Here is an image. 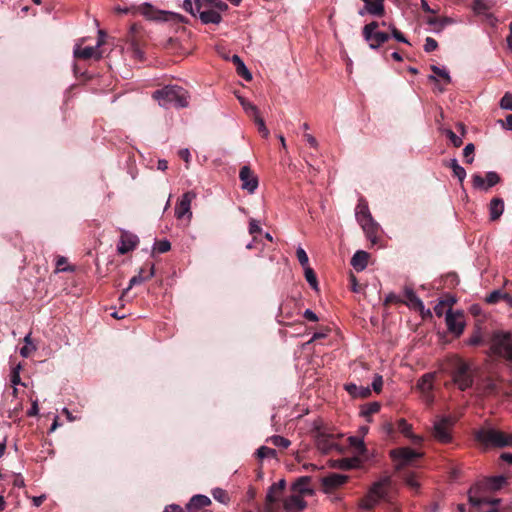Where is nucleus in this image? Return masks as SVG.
<instances>
[{
	"mask_svg": "<svg viewBox=\"0 0 512 512\" xmlns=\"http://www.w3.org/2000/svg\"><path fill=\"white\" fill-rule=\"evenodd\" d=\"M405 483L412 489H418L420 487L419 482L416 480L415 476L410 474L405 477Z\"/></svg>",
	"mask_w": 512,
	"mask_h": 512,
	"instance_id": "bf43d9fd",
	"label": "nucleus"
},
{
	"mask_svg": "<svg viewBox=\"0 0 512 512\" xmlns=\"http://www.w3.org/2000/svg\"><path fill=\"white\" fill-rule=\"evenodd\" d=\"M500 180L501 178L496 172L490 171L486 173L485 178L480 174H474L472 176V185L475 189L488 190L498 184Z\"/></svg>",
	"mask_w": 512,
	"mask_h": 512,
	"instance_id": "f8f14e48",
	"label": "nucleus"
},
{
	"mask_svg": "<svg viewBox=\"0 0 512 512\" xmlns=\"http://www.w3.org/2000/svg\"><path fill=\"white\" fill-rule=\"evenodd\" d=\"M152 97L163 107L184 108L188 106V92L181 86H164L154 91Z\"/></svg>",
	"mask_w": 512,
	"mask_h": 512,
	"instance_id": "7ed1b4c3",
	"label": "nucleus"
},
{
	"mask_svg": "<svg viewBox=\"0 0 512 512\" xmlns=\"http://www.w3.org/2000/svg\"><path fill=\"white\" fill-rule=\"evenodd\" d=\"M474 151H475V146L472 143L467 144L463 150V156L465 158V161L469 164L472 163L474 160V156H473Z\"/></svg>",
	"mask_w": 512,
	"mask_h": 512,
	"instance_id": "a18cd8bd",
	"label": "nucleus"
},
{
	"mask_svg": "<svg viewBox=\"0 0 512 512\" xmlns=\"http://www.w3.org/2000/svg\"><path fill=\"white\" fill-rule=\"evenodd\" d=\"M471 7L477 15H484L488 19L493 18L492 14L488 11L491 9V4L487 0H472Z\"/></svg>",
	"mask_w": 512,
	"mask_h": 512,
	"instance_id": "c85d7f7f",
	"label": "nucleus"
},
{
	"mask_svg": "<svg viewBox=\"0 0 512 512\" xmlns=\"http://www.w3.org/2000/svg\"><path fill=\"white\" fill-rule=\"evenodd\" d=\"M380 408H381L380 403L371 402L365 406V408L362 410L361 413L364 417L368 418L371 415L378 413Z\"/></svg>",
	"mask_w": 512,
	"mask_h": 512,
	"instance_id": "4c0bfd02",
	"label": "nucleus"
},
{
	"mask_svg": "<svg viewBox=\"0 0 512 512\" xmlns=\"http://www.w3.org/2000/svg\"><path fill=\"white\" fill-rule=\"evenodd\" d=\"M309 482H310V477H308V476L300 477L292 485L293 492H295L296 494H301V495H310L312 493V490L307 487Z\"/></svg>",
	"mask_w": 512,
	"mask_h": 512,
	"instance_id": "7c9ffc66",
	"label": "nucleus"
},
{
	"mask_svg": "<svg viewBox=\"0 0 512 512\" xmlns=\"http://www.w3.org/2000/svg\"><path fill=\"white\" fill-rule=\"evenodd\" d=\"M421 456L420 453L409 447L395 448L390 451V457L395 462V469L400 471Z\"/></svg>",
	"mask_w": 512,
	"mask_h": 512,
	"instance_id": "1a4fd4ad",
	"label": "nucleus"
},
{
	"mask_svg": "<svg viewBox=\"0 0 512 512\" xmlns=\"http://www.w3.org/2000/svg\"><path fill=\"white\" fill-rule=\"evenodd\" d=\"M368 258L369 254L367 252L359 250L353 255L351 265L356 271H362L367 267Z\"/></svg>",
	"mask_w": 512,
	"mask_h": 512,
	"instance_id": "a878e982",
	"label": "nucleus"
},
{
	"mask_svg": "<svg viewBox=\"0 0 512 512\" xmlns=\"http://www.w3.org/2000/svg\"><path fill=\"white\" fill-rule=\"evenodd\" d=\"M240 103H241L243 109L245 110V112L249 116L256 118V115H259L258 108L255 105H253L252 103L246 101L245 99H240Z\"/></svg>",
	"mask_w": 512,
	"mask_h": 512,
	"instance_id": "ea45409f",
	"label": "nucleus"
},
{
	"mask_svg": "<svg viewBox=\"0 0 512 512\" xmlns=\"http://www.w3.org/2000/svg\"><path fill=\"white\" fill-rule=\"evenodd\" d=\"M227 9L222 0H195V10L204 24H219L222 20L219 12Z\"/></svg>",
	"mask_w": 512,
	"mask_h": 512,
	"instance_id": "39448f33",
	"label": "nucleus"
},
{
	"mask_svg": "<svg viewBox=\"0 0 512 512\" xmlns=\"http://www.w3.org/2000/svg\"><path fill=\"white\" fill-rule=\"evenodd\" d=\"M447 371L453 384L461 391L471 388L474 383V371L471 365L460 357L448 360Z\"/></svg>",
	"mask_w": 512,
	"mask_h": 512,
	"instance_id": "f03ea898",
	"label": "nucleus"
},
{
	"mask_svg": "<svg viewBox=\"0 0 512 512\" xmlns=\"http://www.w3.org/2000/svg\"><path fill=\"white\" fill-rule=\"evenodd\" d=\"M296 256H297V259L299 261V263L301 264L302 267L306 268V267H309L308 266V262H309V258H308V255L307 253L305 252V250L301 247H299L296 251Z\"/></svg>",
	"mask_w": 512,
	"mask_h": 512,
	"instance_id": "de8ad7c7",
	"label": "nucleus"
},
{
	"mask_svg": "<svg viewBox=\"0 0 512 512\" xmlns=\"http://www.w3.org/2000/svg\"><path fill=\"white\" fill-rule=\"evenodd\" d=\"M490 352L492 355L512 363V342L509 332L496 331L490 337Z\"/></svg>",
	"mask_w": 512,
	"mask_h": 512,
	"instance_id": "0eeeda50",
	"label": "nucleus"
},
{
	"mask_svg": "<svg viewBox=\"0 0 512 512\" xmlns=\"http://www.w3.org/2000/svg\"><path fill=\"white\" fill-rule=\"evenodd\" d=\"M404 294L407 300H402V304L411 306L413 309L419 311H422L424 309V304L422 300L415 294L414 290L411 287L406 286L404 288Z\"/></svg>",
	"mask_w": 512,
	"mask_h": 512,
	"instance_id": "4be33fe9",
	"label": "nucleus"
},
{
	"mask_svg": "<svg viewBox=\"0 0 512 512\" xmlns=\"http://www.w3.org/2000/svg\"><path fill=\"white\" fill-rule=\"evenodd\" d=\"M446 325L449 332L455 336H460L465 327L464 314L461 311L453 312L449 309L446 313Z\"/></svg>",
	"mask_w": 512,
	"mask_h": 512,
	"instance_id": "9b49d317",
	"label": "nucleus"
},
{
	"mask_svg": "<svg viewBox=\"0 0 512 512\" xmlns=\"http://www.w3.org/2000/svg\"><path fill=\"white\" fill-rule=\"evenodd\" d=\"M212 496L216 501H218L222 504H227L230 501V497H229L227 491H225L221 488L213 489Z\"/></svg>",
	"mask_w": 512,
	"mask_h": 512,
	"instance_id": "e433bc0d",
	"label": "nucleus"
},
{
	"mask_svg": "<svg viewBox=\"0 0 512 512\" xmlns=\"http://www.w3.org/2000/svg\"><path fill=\"white\" fill-rule=\"evenodd\" d=\"M438 47L437 41L432 37H427L424 44V50L428 53L436 50Z\"/></svg>",
	"mask_w": 512,
	"mask_h": 512,
	"instance_id": "603ef678",
	"label": "nucleus"
},
{
	"mask_svg": "<svg viewBox=\"0 0 512 512\" xmlns=\"http://www.w3.org/2000/svg\"><path fill=\"white\" fill-rule=\"evenodd\" d=\"M260 232H261V227H260L258 221H256L255 219H251L250 223H249V233L254 236L255 234H258Z\"/></svg>",
	"mask_w": 512,
	"mask_h": 512,
	"instance_id": "680f3d73",
	"label": "nucleus"
},
{
	"mask_svg": "<svg viewBox=\"0 0 512 512\" xmlns=\"http://www.w3.org/2000/svg\"><path fill=\"white\" fill-rule=\"evenodd\" d=\"M314 438L317 448L325 454L329 453L336 447L333 435L321 430L320 428L316 429Z\"/></svg>",
	"mask_w": 512,
	"mask_h": 512,
	"instance_id": "4468645a",
	"label": "nucleus"
},
{
	"mask_svg": "<svg viewBox=\"0 0 512 512\" xmlns=\"http://www.w3.org/2000/svg\"><path fill=\"white\" fill-rule=\"evenodd\" d=\"M356 219L365 232L367 238L375 243L379 226L373 220L367 202L364 199H360L356 207Z\"/></svg>",
	"mask_w": 512,
	"mask_h": 512,
	"instance_id": "6e6552de",
	"label": "nucleus"
},
{
	"mask_svg": "<svg viewBox=\"0 0 512 512\" xmlns=\"http://www.w3.org/2000/svg\"><path fill=\"white\" fill-rule=\"evenodd\" d=\"M195 198L196 194L193 191H188L182 195L175 207V215L178 219H182L185 216H187L188 219L192 217L191 202Z\"/></svg>",
	"mask_w": 512,
	"mask_h": 512,
	"instance_id": "ddd939ff",
	"label": "nucleus"
},
{
	"mask_svg": "<svg viewBox=\"0 0 512 512\" xmlns=\"http://www.w3.org/2000/svg\"><path fill=\"white\" fill-rule=\"evenodd\" d=\"M239 178L242 182V189L247 190L249 193H254L258 187V178L249 166H243L240 169Z\"/></svg>",
	"mask_w": 512,
	"mask_h": 512,
	"instance_id": "2eb2a0df",
	"label": "nucleus"
},
{
	"mask_svg": "<svg viewBox=\"0 0 512 512\" xmlns=\"http://www.w3.org/2000/svg\"><path fill=\"white\" fill-rule=\"evenodd\" d=\"M365 3V9L373 16L381 17L385 13L384 0H362Z\"/></svg>",
	"mask_w": 512,
	"mask_h": 512,
	"instance_id": "5701e85b",
	"label": "nucleus"
},
{
	"mask_svg": "<svg viewBox=\"0 0 512 512\" xmlns=\"http://www.w3.org/2000/svg\"><path fill=\"white\" fill-rule=\"evenodd\" d=\"M431 70L433 71L434 74H436L437 76L441 77L442 79L445 80L446 83H450L451 82V77L449 76L448 72L444 69H441L435 65H432L431 66Z\"/></svg>",
	"mask_w": 512,
	"mask_h": 512,
	"instance_id": "8fccbe9b",
	"label": "nucleus"
},
{
	"mask_svg": "<svg viewBox=\"0 0 512 512\" xmlns=\"http://www.w3.org/2000/svg\"><path fill=\"white\" fill-rule=\"evenodd\" d=\"M254 121L258 125V131L263 135V137L267 138L269 136V130L267 129L264 120L259 115H256Z\"/></svg>",
	"mask_w": 512,
	"mask_h": 512,
	"instance_id": "09e8293b",
	"label": "nucleus"
},
{
	"mask_svg": "<svg viewBox=\"0 0 512 512\" xmlns=\"http://www.w3.org/2000/svg\"><path fill=\"white\" fill-rule=\"evenodd\" d=\"M345 390L354 398H367L371 395L369 387L357 386L354 383L346 384Z\"/></svg>",
	"mask_w": 512,
	"mask_h": 512,
	"instance_id": "b1692460",
	"label": "nucleus"
},
{
	"mask_svg": "<svg viewBox=\"0 0 512 512\" xmlns=\"http://www.w3.org/2000/svg\"><path fill=\"white\" fill-rule=\"evenodd\" d=\"M391 478L386 476L375 482L369 489L368 493L362 498L360 506L365 510L373 509L381 500L392 504L389 495L391 487Z\"/></svg>",
	"mask_w": 512,
	"mask_h": 512,
	"instance_id": "20e7f679",
	"label": "nucleus"
},
{
	"mask_svg": "<svg viewBox=\"0 0 512 512\" xmlns=\"http://www.w3.org/2000/svg\"><path fill=\"white\" fill-rule=\"evenodd\" d=\"M271 442L273 445L277 446V447H281V448H288L289 445L291 444V442L287 439V438H284L282 436H273L271 438Z\"/></svg>",
	"mask_w": 512,
	"mask_h": 512,
	"instance_id": "49530a36",
	"label": "nucleus"
},
{
	"mask_svg": "<svg viewBox=\"0 0 512 512\" xmlns=\"http://www.w3.org/2000/svg\"><path fill=\"white\" fill-rule=\"evenodd\" d=\"M283 506L287 512H296L305 509L307 502L301 494H293L284 500Z\"/></svg>",
	"mask_w": 512,
	"mask_h": 512,
	"instance_id": "a211bd4d",
	"label": "nucleus"
},
{
	"mask_svg": "<svg viewBox=\"0 0 512 512\" xmlns=\"http://www.w3.org/2000/svg\"><path fill=\"white\" fill-rule=\"evenodd\" d=\"M348 480V476L338 474V473H331L325 477L322 478L321 484L322 489L325 493H331L333 490L339 488L343 484H345Z\"/></svg>",
	"mask_w": 512,
	"mask_h": 512,
	"instance_id": "dca6fc26",
	"label": "nucleus"
},
{
	"mask_svg": "<svg viewBox=\"0 0 512 512\" xmlns=\"http://www.w3.org/2000/svg\"><path fill=\"white\" fill-rule=\"evenodd\" d=\"M210 504L211 500L209 497L202 494H197L190 499L186 505V509L188 512H198L200 509L209 506Z\"/></svg>",
	"mask_w": 512,
	"mask_h": 512,
	"instance_id": "412c9836",
	"label": "nucleus"
},
{
	"mask_svg": "<svg viewBox=\"0 0 512 512\" xmlns=\"http://www.w3.org/2000/svg\"><path fill=\"white\" fill-rule=\"evenodd\" d=\"M449 167L452 169L453 175L462 183L466 177L465 169L459 165L456 159L450 161Z\"/></svg>",
	"mask_w": 512,
	"mask_h": 512,
	"instance_id": "c9c22d12",
	"label": "nucleus"
},
{
	"mask_svg": "<svg viewBox=\"0 0 512 512\" xmlns=\"http://www.w3.org/2000/svg\"><path fill=\"white\" fill-rule=\"evenodd\" d=\"M171 249V243L168 240H159L154 244V251L158 253H166Z\"/></svg>",
	"mask_w": 512,
	"mask_h": 512,
	"instance_id": "79ce46f5",
	"label": "nucleus"
},
{
	"mask_svg": "<svg viewBox=\"0 0 512 512\" xmlns=\"http://www.w3.org/2000/svg\"><path fill=\"white\" fill-rule=\"evenodd\" d=\"M183 8L185 11L189 12L191 15H193V16L197 15V12L195 10V1L192 2V0H184Z\"/></svg>",
	"mask_w": 512,
	"mask_h": 512,
	"instance_id": "13d9d810",
	"label": "nucleus"
},
{
	"mask_svg": "<svg viewBox=\"0 0 512 512\" xmlns=\"http://www.w3.org/2000/svg\"><path fill=\"white\" fill-rule=\"evenodd\" d=\"M383 387V379L382 376L376 375L372 382V388L376 393H380Z\"/></svg>",
	"mask_w": 512,
	"mask_h": 512,
	"instance_id": "4d7b16f0",
	"label": "nucleus"
},
{
	"mask_svg": "<svg viewBox=\"0 0 512 512\" xmlns=\"http://www.w3.org/2000/svg\"><path fill=\"white\" fill-rule=\"evenodd\" d=\"M446 135L455 147H460L463 144L462 139L458 137L452 130H447Z\"/></svg>",
	"mask_w": 512,
	"mask_h": 512,
	"instance_id": "5fc2aeb1",
	"label": "nucleus"
},
{
	"mask_svg": "<svg viewBox=\"0 0 512 512\" xmlns=\"http://www.w3.org/2000/svg\"><path fill=\"white\" fill-rule=\"evenodd\" d=\"M139 29L140 27L137 24H132L130 27L131 41L134 45L136 44L135 35L139 32Z\"/></svg>",
	"mask_w": 512,
	"mask_h": 512,
	"instance_id": "69168bd1",
	"label": "nucleus"
},
{
	"mask_svg": "<svg viewBox=\"0 0 512 512\" xmlns=\"http://www.w3.org/2000/svg\"><path fill=\"white\" fill-rule=\"evenodd\" d=\"M232 62L236 66V72L239 76H241L246 81L252 80V74L246 68L244 62L241 60V58L238 55L232 56Z\"/></svg>",
	"mask_w": 512,
	"mask_h": 512,
	"instance_id": "2f4dec72",
	"label": "nucleus"
},
{
	"mask_svg": "<svg viewBox=\"0 0 512 512\" xmlns=\"http://www.w3.org/2000/svg\"><path fill=\"white\" fill-rule=\"evenodd\" d=\"M504 211V202L501 198H493L489 204L490 220L496 221Z\"/></svg>",
	"mask_w": 512,
	"mask_h": 512,
	"instance_id": "bb28decb",
	"label": "nucleus"
},
{
	"mask_svg": "<svg viewBox=\"0 0 512 512\" xmlns=\"http://www.w3.org/2000/svg\"><path fill=\"white\" fill-rule=\"evenodd\" d=\"M138 242L137 236L128 232H123L121 234L120 244L117 247V251L122 255L127 254L136 248Z\"/></svg>",
	"mask_w": 512,
	"mask_h": 512,
	"instance_id": "f3484780",
	"label": "nucleus"
},
{
	"mask_svg": "<svg viewBox=\"0 0 512 512\" xmlns=\"http://www.w3.org/2000/svg\"><path fill=\"white\" fill-rule=\"evenodd\" d=\"M499 105L504 110L512 111V93L506 92L501 98Z\"/></svg>",
	"mask_w": 512,
	"mask_h": 512,
	"instance_id": "c03bdc74",
	"label": "nucleus"
},
{
	"mask_svg": "<svg viewBox=\"0 0 512 512\" xmlns=\"http://www.w3.org/2000/svg\"><path fill=\"white\" fill-rule=\"evenodd\" d=\"M285 487H286V482L284 479H281L280 481L273 483L270 486L269 491L266 496V506H267L268 511H271V505L277 502V500H278L277 496L283 492Z\"/></svg>",
	"mask_w": 512,
	"mask_h": 512,
	"instance_id": "6ab92c4d",
	"label": "nucleus"
},
{
	"mask_svg": "<svg viewBox=\"0 0 512 512\" xmlns=\"http://www.w3.org/2000/svg\"><path fill=\"white\" fill-rule=\"evenodd\" d=\"M304 138L312 148H317L318 142L313 135L306 133L304 134Z\"/></svg>",
	"mask_w": 512,
	"mask_h": 512,
	"instance_id": "e2e57ef3",
	"label": "nucleus"
},
{
	"mask_svg": "<svg viewBox=\"0 0 512 512\" xmlns=\"http://www.w3.org/2000/svg\"><path fill=\"white\" fill-rule=\"evenodd\" d=\"M475 439L486 447L504 448L512 444V434L494 428H480L475 433Z\"/></svg>",
	"mask_w": 512,
	"mask_h": 512,
	"instance_id": "423d86ee",
	"label": "nucleus"
},
{
	"mask_svg": "<svg viewBox=\"0 0 512 512\" xmlns=\"http://www.w3.org/2000/svg\"><path fill=\"white\" fill-rule=\"evenodd\" d=\"M164 512H185L179 505H169L165 508Z\"/></svg>",
	"mask_w": 512,
	"mask_h": 512,
	"instance_id": "774afa93",
	"label": "nucleus"
},
{
	"mask_svg": "<svg viewBox=\"0 0 512 512\" xmlns=\"http://www.w3.org/2000/svg\"><path fill=\"white\" fill-rule=\"evenodd\" d=\"M74 56L76 58H80V59H84V60H87V59H90L93 57L96 59L101 58V55L97 51V47H91V46H87L84 48H81L79 46L76 47L74 50Z\"/></svg>",
	"mask_w": 512,
	"mask_h": 512,
	"instance_id": "cd10ccee",
	"label": "nucleus"
},
{
	"mask_svg": "<svg viewBox=\"0 0 512 512\" xmlns=\"http://www.w3.org/2000/svg\"><path fill=\"white\" fill-rule=\"evenodd\" d=\"M433 380L434 374L426 373L424 374L417 383V387L425 394L431 393L433 389Z\"/></svg>",
	"mask_w": 512,
	"mask_h": 512,
	"instance_id": "473e14b6",
	"label": "nucleus"
},
{
	"mask_svg": "<svg viewBox=\"0 0 512 512\" xmlns=\"http://www.w3.org/2000/svg\"><path fill=\"white\" fill-rule=\"evenodd\" d=\"M380 23L377 21H372L368 24H366L362 29V35L366 41H370L373 34L375 32H378L377 29L379 28Z\"/></svg>",
	"mask_w": 512,
	"mask_h": 512,
	"instance_id": "f704fd0d",
	"label": "nucleus"
},
{
	"mask_svg": "<svg viewBox=\"0 0 512 512\" xmlns=\"http://www.w3.org/2000/svg\"><path fill=\"white\" fill-rule=\"evenodd\" d=\"M397 429L407 438L413 440L414 443L420 442L422 439L412 433V426L404 418H401L397 422Z\"/></svg>",
	"mask_w": 512,
	"mask_h": 512,
	"instance_id": "c756f323",
	"label": "nucleus"
},
{
	"mask_svg": "<svg viewBox=\"0 0 512 512\" xmlns=\"http://www.w3.org/2000/svg\"><path fill=\"white\" fill-rule=\"evenodd\" d=\"M257 456L260 459H264V458H268V457H275L276 456V450L272 449V448H269L267 446H261L257 450Z\"/></svg>",
	"mask_w": 512,
	"mask_h": 512,
	"instance_id": "37998d69",
	"label": "nucleus"
},
{
	"mask_svg": "<svg viewBox=\"0 0 512 512\" xmlns=\"http://www.w3.org/2000/svg\"><path fill=\"white\" fill-rule=\"evenodd\" d=\"M453 422L448 417H442L434 422L432 435L440 443L447 444L451 442V429Z\"/></svg>",
	"mask_w": 512,
	"mask_h": 512,
	"instance_id": "9d476101",
	"label": "nucleus"
},
{
	"mask_svg": "<svg viewBox=\"0 0 512 512\" xmlns=\"http://www.w3.org/2000/svg\"><path fill=\"white\" fill-rule=\"evenodd\" d=\"M390 38V35L386 32H375L371 38L370 41H367L369 43V47L371 49H377L384 43H386Z\"/></svg>",
	"mask_w": 512,
	"mask_h": 512,
	"instance_id": "72a5a7b5",
	"label": "nucleus"
},
{
	"mask_svg": "<svg viewBox=\"0 0 512 512\" xmlns=\"http://www.w3.org/2000/svg\"><path fill=\"white\" fill-rule=\"evenodd\" d=\"M389 29L391 30L392 36L399 42L409 44V41L403 35L401 31H399L394 25H390Z\"/></svg>",
	"mask_w": 512,
	"mask_h": 512,
	"instance_id": "3c124183",
	"label": "nucleus"
},
{
	"mask_svg": "<svg viewBox=\"0 0 512 512\" xmlns=\"http://www.w3.org/2000/svg\"><path fill=\"white\" fill-rule=\"evenodd\" d=\"M420 5H421L422 10L426 13L435 14L437 12L436 10L430 8V6L428 5V2L426 0H420Z\"/></svg>",
	"mask_w": 512,
	"mask_h": 512,
	"instance_id": "338daca9",
	"label": "nucleus"
},
{
	"mask_svg": "<svg viewBox=\"0 0 512 512\" xmlns=\"http://www.w3.org/2000/svg\"><path fill=\"white\" fill-rule=\"evenodd\" d=\"M138 11L144 15L147 19L150 20H159L165 18L163 17V12L156 10L151 4L144 3L138 7Z\"/></svg>",
	"mask_w": 512,
	"mask_h": 512,
	"instance_id": "393cba45",
	"label": "nucleus"
},
{
	"mask_svg": "<svg viewBox=\"0 0 512 512\" xmlns=\"http://www.w3.org/2000/svg\"><path fill=\"white\" fill-rule=\"evenodd\" d=\"M304 317L308 321H312V322L318 321V316L312 310H309V309L305 310Z\"/></svg>",
	"mask_w": 512,
	"mask_h": 512,
	"instance_id": "0e129e2a",
	"label": "nucleus"
},
{
	"mask_svg": "<svg viewBox=\"0 0 512 512\" xmlns=\"http://www.w3.org/2000/svg\"><path fill=\"white\" fill-rule=\"evenodd\" d=\"M66 262H67V259L65 257H62V256L58 257L57 262H56L57 270L58 271H73L74 268L71 266L64 267Z\"/></svg>",
	"mask_w": 512,
	"mask_h": 512,
	"instance_id": "6e6d98bb",
	"label": "nucleus"
},
{
	"mask_svg": "<svg viewBox=\"0 0 512 512\" xmlns=\"http://www.w3.org/2000/svg\"><path fill=\"white\" fill-rule=\"evenodd\" d=\"M20 366L15 367L11 372V383L13 385H18L21 383L20 373H19Z\"/></svg>",
	"mask_w": 512,
	"mask_h": 512,
	"instance_id": "052dcab7",
	"label": "nucleus"
},
{
	"mask_svg": "<svg viewBox=\"0 0 512 512\" xmlns=\"http://www.w3.org/2000/svg\"><path fill=\"white\" fill-rule=\"evenodd\" d=\"M505 292L501 290H494L486 297V302L489 304H496L504 299Z\"/></svg>",
	"mask_w": 512,
	"mask_h": 512,
	"instance_id": "a19ab883",
	"label": "nucleus"
},
{
	"mask_svg": "<svg viewBox=\"0 0 512 512\" xmlns=\"http://www.w3.org/2000/svg\"><path fill=\"white\" fill-rule=\"evenodd\" d=\"M398 303L402 304V299L395 293H389L384 300L385 306H388L391 304H398Z\"/></svg>",
	"mask_w": 512,
	"mask_h": 512,
	"instance_id": "864d4df0",
	"label": "nucleus"
},
{
	"mask_svg": "<svg viewBox=\"0 0 512 512\" xmlns=\"http://www.w3.org/2000/svg\"><path fill=\"white\" fill-rule=\"evenodd\" d=\"M505 482L503 477H494L483 483H478L469 490V502L472 506L480 507L490 505L492 508H498L501 500L499 498H490L485 495L487 490H498Z\"/></svg>",
	"mask_w": 512,
	"mask_h": 512,
	"instance_id": "f257e3e1",
	"label": "nucleus"
},
{
	"mask_svg": "<svg viewBox=\"0 0 512 512\" xmlns=\"http://www.w3.org/2000/svg\"><path fill=\"white\" fill-rule=\"evenodd\" d=\"M305 278L313 289H318L317 277L314 270L311 267L305 268Z\"/></svg>",
	"mask_w": 512,
	"mask_h": 512,
	"instance_id": "58836bf2",
	"label": "nucleus"
},
{
	"mask_svg": "<svg viewBox=\"0 0 512 512\" xmlns=\"http://www.w3.org/2000/svg\"><path fill=\"white\" fill-rule=\"evenodd\" d=\"M154 274H155V266H154V264H150L149 271H148L147 275H141V272H139L137 275L133 276L130 279L128 287L125 290H123L120 298L121 299L124 298L127 295L128 291L132 287L151 279L154 276Z\"/></svg>",
	"mask_w": 512,
	"mask_h": 512,
	"instance_id": "aec40b11",
	"label": "nucleus"
}]
</instances>
